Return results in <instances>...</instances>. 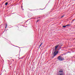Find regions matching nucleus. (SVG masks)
<instances>
[{
	"instance_id": "obj_2",
	"label": "nucleus",
	"mask_w": 75,
	"mask_h": 75,
	"mask_svg": "<svg viewBox=\"0 0 75 75\" xmlns=\"http://www.w3.org/2000/svg\"><path fill=\"white\" fill-rule=\"evenodd\" d=\"M58 51H55L53 53L54 56H56V55H57V54H58Z\"/></svg>"
},
{
	"instance_id": "obj_6",
	"label": "nucleus",
	"mask_w": 75,
	"mask_h": 75,
	"mask_svg": "<svg viewBox=\"0 0 75 75\" xmlns=\"http://www.w3.org/2000/svg\"><path fill=\"white\" fill-rule=\"evenodd\" d=\"M41 45H42V43H41L40 45L39 46V47H41Z\"/></svg>"
},
{
	"instance_id": "obj_7",
	"label": "nucleus",
	"mask_w": 75,
	"mask_h": 75,
	"mask_svg": "<svg viewBox=\"0 0 75 75\" xmlns=\"http://www.w3.org/2000/svg\"><path fill=\"white\" fill-rule=\"evenodd\" d=\"M41 45H42V43H41L40 45L39 46V47H41Z\"/></svg>"
},
{
	"instance_id": "obj_12",
	"label": "nucleus",
	"mask_w": 75,
	"mask_h": 75,
	"mask_svg": "<svg viewBox=\"0 0 75 75\" xmlns=\"http://www.w3.org/2000/svg\"><path fill=\"white\" fill-rule=\"evenodd\" d=\"M38 20L37 21V22H38Z\"/></svg>"
},
{
	"instance_id": "obj_10",
	"label": "nucleus",
	"mask_w": 75,
	"mask_h": 75,
	"mask_svg": "<svg viewBox=\"0 0 75 75\" xmlns=\"http://www.w3.org/2000/svg\"><path fill=\"white\" fill-rule=\"evenodd\" d=\"M64 16H62V17H64Z\"/></svg>"
},
{
	"instance_id": "obj_1",
	"label": "nucleus",
	"mask_w": 75,
	"mask_h": 75,
	"mask_svg": "<svg viewBox=\"0 0 75 75\" xmlns=\"http://www.w3.org/2000/svg\"><path fill=\"white\" fill-rule=\"evenodd\" d=\"M58 59L59 61H63L64 60V59L63 58L61 57V56H59L57 58Z\"/></svg>"
},
{
	"instance_id": "obj_13",
	"label": "nucleus",
	"mask_w": 75,
	"mask_h": 75,
	"mask_svg": "<svg viewBox=\"0 0 75 75\" xmlns=\"http://www.w3.org/2000/svg\"><path fill=\"white\" fill-rule=\"evenodd\" d=\"M60 75H62V74H60Z\"/></svg>"
},
{
	"instance_id": "obj_8",
	"label": "nucleus",
	"mask_w": 75,
	"mask_h": 75,
	"mask_svg": "<svg viewBox=\"0 0 75 75\" xmlns=\"http://www.w3.org/2000/svg\"><path fill=\"white\" fill-rule=\"evenodd\" d=\"M69 25H66V26H68Z\"/></svg>"
},
{
	"instance_id": "obj_3",
	"label": "nucleus",
	"mask_w": 75,
	"mask_h": 75,
	"mask_svg": "<svg viewBox=\"0 0 75 75\" xmlns=\"http://www.w3.org/2000/svg\"><path fill=\"white\" fill-rule=\"evenodd\" d=\"M59 45H58L55 46V51H57V48H58V47Z\"/></svg>"
},
{
	"instance_id": "obj_5",
	"label": "nucleus",
	"mask_w": 75,
	"mask_h": 75,
	"mask_svg": "<svg viewBox=\"0 0 75 75\" xmlns=\"http://www.w3.org/2000/svg\"><path fill=\"white\" fill-rule=\"evenodd\" d=\"M67 26L66 25H65V26H63V27L64 28H65V27H66V26Z\"/></svg>"
},
{
	"instance_id": "obj_9",
	"label": "nucleus",
	"mask_w": 75,
	"mask_h": 75,
	"mask_svg": "<svg viewBox=\"0 0 75 75\" xmlns=\"http://www.w3.org/2000/svg\"><path fill=\"white\" fill-rule=\"evenodd\" d=\"M59 72H62V71H59Z\"/></svg>"
},
{
	"instance_id": "obj_4",
	"label": "nucleus",
	"mask_w": 75,
	"mask_h": 75,
	"mask_svg": "<svg viewBox=\"0 0 75 75\" xmlns=\"http://www.w3.org/2000/svg\"><path fill=\"white\" fill-rule=\"evenodd\" d=\"M7 4H8V2H6V3L5 5L6 6H7Z\"/></svg>"
},
{
	"instance_id": "obj_11",
	"label": "nucleus",
	"mask_w": 75,
	"mask_h": 75,
	"mask_svg": "<svg viewBox=\"0 0 75 75\" xmlns=\"http://www.w3.org/2000/svg\"><path fill=\"white\" fill-rule=\"evenodd\" d=\"M7 28V25H6V28Z\"/></svg>"
}]
</instances>
